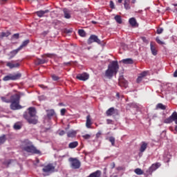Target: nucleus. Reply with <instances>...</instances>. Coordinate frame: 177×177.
Returning a JSON list of instances; mask_svg holds the SVG:
<instances>
[{
  "mask_svg": "<svg viewBox=\"0 0 177 177\" xmlns=\"http://www.w3.org/2000/svg\"><path fill=\"white\" fill-rule=\"evenodd\" d=\"M163 31H164V29L162 28H159L156 30L157 34H162L163 32Z\"/></svg>",
  "mask_w": 177,
  "mask_h": 177,
  "instance_id": "37998d69",
  "label": "nucleus"
},
{
  "mask_svg": "<svg viewBox=\"0 0 177 177\" xmlns=\"http://www.w3.org/2000/svg\"><path fill=\"white\" fill-rule=\"evenodd\" d=\"M118 1L119 3H122L123 0H118Z\"/></svg>",
  "mask_w": 177,
  "mask_h": 177,
  "instance_id": "052dcab7",
  "label": "nucleus"
},
{
  "mask_svg": "<svg viewBox=\"0 0 177 177\" xmlns=\"http://www.w3.org/2000/svg\"><path fill=\"white\" fill-rule=\"evenodd\" d=\"M23 95H24V93H18V94L11 95L10 99L6 98V97H1V100L7 104L10 103V109L13 111H17L22 109V106L20 105V100L21 96Z\"/></svg>",
  "mask_w": 177,
  "mask_h": 177,
  "instance_id": "f257e3e1",
  "label": "nucleus"
},
{
  "mask_svg": "<svg viewBox=\"0 0 177 177\" xmlns=\"http://www.w3.org/2000/svg\"><path fill=\"white\" fill-rule=\"evenodd\" d=\"M136 3V0H131V3L135 4Z\"/></svg>",
  "mask_w": 177,
  "mask_h": 177,
  "instance_id": "bf43d9fd",
  "label": "nucleus"
},
{
  "mask_svg": "<svg viewBox=\"0 0 177 177\" xmlns=\"http://www.w3.org/2000/svg\"><path fill=\"white\" fill-rule=\"evenodd\" d=\"M109 141L111 143L113 147L115 146V138L113 136L109 138Z\"/></svg>",
  "mask_w": 177,
  "mask_h": 177,
  "instance_id": "72a5a7b5",
  "label": "nucleus"
},
{
  "mask_svg": "<svg viewBox=\"0 0 177 177\" xmlns=\"http://www.w3.org/2000/svg\"><path fill=\"white\" fill-rule=\"evenodd\" d=\"M147 75V71H144L142 73H140L139 76H140L142 78H144Z\"/></svg>",
  "mask_w": 177,
  "mask_h": 177,
  "instance_id": "a19ab883",
  "label": "nucleus"
},
{
  "mask_svg": "<svg viewBox=\"0 0 177 177\" xmlns=\"http://www.w3.org/2000/svg\"><path fill=\"white\" fill-rule=\"evenodd\" d=\"M173 122H175V124H177V112H174L170 117L164 121L166 124H170Z\"/></svg>",
  "mask_w": 177,
  "mask_h": 177,
  "instance_id": "1a4fd4ad",
  "label": "nucleus"
},
{
  "mask_svg": "<svg viewBox=\"0 0 177 177\" xmlns=\"http://www.w3.org/2000/svg\"><path fill=\"white\" fill-rule=\"evenodd\" d=\"M156 41L160 45H164L165 44L164 41H162V40H160V37H156Z\"/></svg>",
  "mask_w": 177,
  "mask_h": 177,
  "instance_id": "4c0bfd02",
  "label": "nucleus"
},
{
  "mask_svg": "<svg viewBox=\"0 0 177 177\" xmlns=\"http://www.w3.org/2000/svg\"><path fill=\"white\" fill-rule=\"evenodd\" d=\"M58 134H59V136H63L64 135L66 134V132H65L64 131H63V130H62V131H58Z\"/></svg>",
  "mask_w": 177,
  "mask_h": 177,
  "instance_id": "c03bdc74",
  "label": "nucleus"
},
{
  "mask_svg": "<svg viewBox=\"0 0 177 177\" xmlns=\"http://www.w3.org/2000/svg\"><path fill=\"white\" fill-rule=\"evenodd\" d=\"M92 125V122L91 119V115H87L86 116V127L87 128H91Z\"/></svg>",
  "mask_w": 177,
  "mask_h": 177,
  "instance_id": "4be33fe9",
  "label": "nucleus"
},
{
  "mask_svg": "<svg viewBox=\"0 0 177 177\" xmlns=\"http://www.w3.org/2000/svg\"><path fill=\"white\" fill-rule=\"evenodd\" d=\"M66 112V109H61V111H60L61 115H64Z\"/></svg>",
  "mask_w": 177,
  "mask_h": 177,
  "instance_id": "49530a36",
  "label": "nucleus"
},
{
  "mask_svg": "<svg viewBox=\"0 0 177 177\" xmlns=\"http://www.w3.org/2000/svg\"><path fill=\"white\" fill-rule=\"evenodd\" d=\"M116 96H117L118 98H120V93H118L116 94Z\"/></svg>",
  "mask_w": 177,
  "mask_h": 177,
  "instance_id": "e2e57ef3",
  "label": "nucleus"
},
{
  "mask_svg": "<svg viewBox=\"0 0 177 177\" xmlns=\"http://www.w3.org/2000/svg\"><path fill=\"white\" fill-rule=\"evenodd\" d=\"M6 141V135H3L2 136H0V145L5 143Z\"/></svg>",
  "mask_w": 177,
  "mask_h": 177,
  "instance_id": "f704fd0d",
  "label": "nucleus"
},
{
  "mask_svg": "<svg viewBox=\"0 0 177 177\" xmlns=\"http://www.w3.org/2000/svg\"><path fill=\"white\" fill-rule=\"evenodd\" d=\"M10 35V32H1V33H0V38L8 37Z\"/></svg>",
  "mask_w": 177,
  "mask_h": 177,
  "instance_id": "7c9ffc66",
  "label": "nucleus"
},
{
  "mask_svg": "<svg viewBox=\"0 0 177 177\" xmlns=\"http://www.w3.org/2000/svg\"><path fill=\"white\" fill-rule=\"evenodd\" d=\"M82 138L85 140H88L91 138V136L89 134H85L84 136H82Z\"/></svg>",
  "mask_w": 177,
  "mask_h": 177,
  "instance_id": "58836bf2",
  "label": "nucleus"
},
{
  "mask_svg": "<svg viewBox=\"0 0 177 177\" xmlns=\"http://www.w3.org/2000/svg\"><path fill=\"white\" fill-rule=\"evenodd\" d=\"M63 64H64V66H71V62L64 63Z\"/></svg>",
  "mask_w": 177,
  "mask_h": 177,
  "instance_id": "5fc2aeb1",
  "label": "nucleus"
},
{
  "mask_svg": "<svg viewBox=\"0 0 177 177\" xmlns=\"http://www.w3.org/2000/svg\"><path fill=\"white\" fill-rule=\"evenodd\" d=\"M142 39L144 42H147V38L146 37H142Z\"/></svg>",
  "mask_w": 177,
  "mask_h": 177,
  "instance_id": "4d7b16f0",
  "label": "nucleus"
},
{
  "mask_svg": "<svg viewBox=\"0 0 177 177\" xmlns=\"http://www.w3.org/2000/svg\"><path fill=\"white\" fill-rule=\"evenodd\" d=\"M147 147H148V143H147L146 142H142L139 151L141 153H143L146 151V149H147Z\"/></svg>",
  "mask_w": 177,
  "mask_h": 177,
  "instance_id": "dca6fc26",
  "label": "nucleus"
},
{
  "mask_svg": "<svg viewBox=\"0 0 177 177\" xmlns=\"http://www.w3.org/2000/svg\"><path fill=\"white\" fill-rule=\"evenodd\" d=\"M173 6L177 7V3H174Z\"/></svg>",
  "mask_w": 177,
  "mask_h": 177,
  "instance_id": "69168bd1",
  "label": "nucleus"
},
{
  "mask_svg": "<svg viewBox=\"0 0 177 177\" xmlns=\"http://www.w3.org/2000/svg\"><path fill=\"white\" fill-rule=\"evenodd\" d=\"M21 50L18 48H16V50H12V51H10V59L13 58Z\"/></svg>",
  "mask_w": 177,
  "mask_h": 177,
  "instance_id": "393cba45",
  "label": "nucleus"
},
{
  "mask_svg": "<svg viewBox=\"0 0 177 177\" xmlns=\"http://www.w3.org/2000/svg\"><path fill=\"white\" fill-rule=\"evenodd\" d=\"M102 133L100 132H98L97 134H96V137H100V136H101Z\"/></svg>",
  "mask_w": 177,
  "mask_h": 177,
  "instance_id": "13d9d810",
  "label": "nucleus"
},
{
  "mask_svg": "<svg viewBox=\"0 0 177 177\" xmlns=\"http://www.w3.org/2000/svg\"><path fill=\"white\" fill-rule=\"evenodd\" d=\"M102 171L100 170L95 171L93 173H91L87 177H101L102 176Z\"/></svg>",
  "mask_w": 177,
  "mask_h": 177,
  "instance_id": "a211bd4d",
  "label": "nucleus"
},
{
  "mask_svg": "<svg viewBox=\"0 0 177 177\" xmlns=\"http://www.w3.org/2000/svg\"><path fill=\"white\" fill-rule=\"evenodd\" d=\"M42 171L48 176L50 174L55 172V166L53 163H48L43 167Z\"/></svg>",
  "mask_w": 177,
  "mask_h": 177,
  "instance_id": "39448f33",
  "label": "nucleus"
},
{
  "mask_svg": "<svg viewBox=\"0 0 177 177\" xmlns=\"http://www.w3.org/2000/svg\"><path fill=\"white\" fill-rule=\"evenodd\" d=\"M129 23L132 27H136L138 26V22L135 18H130Z\"/></svg>",
  "mask_w": 177,
  "mask_h": 177,
  "instance_id": "6ab92c4d",
  "label": "nucleus"
},
{
  "mask_svg": "<svg viewBox=\"0 0 177 177\" xmlns=\"http://www.w3.org/2000/svg\"><path fill=\"white\" fill-rule=\"evenodd\" d=\"M49 12L50 11L48 10H45L44 11H43V10H40L39 11H36L35 14L38 17L41 18L45 15V14Z\"/></svg>",
  "mask_w": 177,
  "mask_h": 177,
  "instance_id": "ddd939ff",
  "label": "nucleus"
},
{
  "mask_svg": "<svg viewBox=\"0 0 177 177\" xmlns=\"http://www.w3.org/2000/svg\"><path fill=\"white\" fill-rule=\"evenodd\" d=\"M13 162V160H8L6 161V165H10Z\"/></svg>",
  "mask_w": 177,
  "mask_h": 177,
  "instance_id": "603ef678",
  "label": "nucleus"
},
{
  "mask_svg": "<svg viewBox=\"0 0 177 177\" xmlns=\"http://www.w3.org/2000/svg\"><path fill=\"white\" fill-rule=\"evenodd\" d=\"M13 61H11V62H7L6 66H8L10 69H13L14 68H19L20 66V64L19 63L17 64H12Z\"/></svg>",
  "mask_w": 177,
  "mask_h": 177,
  "instance_id": "2eb2a0df",
  "label": "nucleus"
},
{
  "mask_svg": "<svg viewBox=\"0 0 177 177\" xmlns=\"http://www.w3.org/2000/svg\"><path fill=\"white\" fill-rule=\"evenodd\" d=\"M76 134H77L76 131H72L67 133V136L68 138H73V137H75Z\"/></svg>",
  "mask_w": 177,
  "mask_h": 177,
  "instance_id": "473e14b6",
  "label": "nucleus"
},
{
  "mask_svg": "<svg viewBox=\"0 0 177 177\" xmlns=\"http://www.w3.org/2000/svg\"><path fill=\"white\" fill-rule=\"evenodd\" d=\"M117 169H118V170H121V169H122V167H118Z\"/></svg>",
  "mask_w": 177,
  "mask_h": 177,
  "instance_id": "338daca9",
  "label": "nucleus"
},
{
  "mask_svg": "<svg viewBox=\"0 0 177 177\" xmlns=\"http://www.w3.org/2000/svg\"><path fill=\"white\" fill-rule=\"evenodd\" d=\"M68 162H70V167L73 169H78L81 167V162L75 158H69Z\"/></svg>",
  "mask_w": 177,
  "mask_h": 177,
  "instance_id": "20e7f679",
  "label": "nucleus"
},
{
  "mask_svg": "<svg viewBox=\"0 0 177 177\" xmlns=\"http://www.w3.org/2000/svg\"><path fill=\"white\" fill-rule=\"evenodd\" d=\"M78 145H79L78 142L75 141V142L69 143L68 147L70 149H75L78 146Z\"/></svg>",
  "mask_w": 177,
  "mask_h": 177,
  "instance_id": "c85d7f7f",
  "label": "nucleus"
},
{
  "mask_svg": "<svg viewBox=\"0 0 177 177\" xmlns=\"http://www.w3.org/2000/svg\"><path fill=\"white\" fill-rule=\"evenodd\" d=\"M97 43L99 45L102 44V41L100 39H99L98 36H96V35H91V36L88 37L87 40L88 45H91L93 43Z\"/></svg>",
  "mask_w": 177,
  "mask_h": 177,
  "instance_id": "0eeeda50",
  "label": "nucleus"
},
{
  "mask_svg": "<svg viewBox=\"0 0 177 177\" xmlns=\"http://www.w3.org/2000/svg\"><path fill=\"white\" fill-rule=\"evenodd\" d=\"M52 79L54 81H58L59 80V77L58 76H56V75H52Z\"/></svg>",
  "mask_w": 177,
  "mask_h": 177,
  "instance_id": "09e8293b",
  "label": "nucleus"
},
{
  "mask_svg": "<svg viewBox=\"0 0 177 177\" xmlns=\"http://www.w3.org/2000/svg\"><path fill=\"white\" fill-rule=\"evenodd\" d=\"M106 123H107V124H114L113 121L112 120H109V119L106 120Z\"/></svg>",
  "mask_w": 177,
  "mask_h": 177,
  "instance_id": "8fccbe9b",
  "label": "nucleus"
},
{
  "mask_svg": "<svg viewBox=\"0 0 177 177\" xmlns=\"http://www.w3.org/2000/svg\"><path fill=\"white\" fill-rule=\"evenodd\" d=\"M46 117L48 119H51L52 117L56 115V113L53 109L46 110Z\"/></svg>",
  "mask_w": 177,
  "mask_h": 177,
  "instance_id": "4468645a",
  "label": "nucleus"
},
{
  "mask_svg": "<svg viewBox=\"0 0 177 177\" xmlns=\"http://www.w3.org/2000/svg\"><path fill=\"white\" fill-rule=\"evenodd\" d=\"M114 113H115V109L112 107V108H110L109 109H108L106 111V114L107 116H111L113 115Z\"/></svg>",
  "mask_w": 177,
  "mask_h": 177,
  "instance_id": "412c9836",
  "label": "nucleus"
},
{
  "mask_svg": "<svg viewBox=\"0 0 177 177\" xmlns=\"http://www.w3.org/2000/svg\"><path fill=\"white\" fill-rule=\"evenodd\" d=\"M30 43V40H24V42L21 43V45L19 46V49L21 50L23 48L26 47Z\"/></svg>",
  "mask_w": 177,
  "mask_h": 177,
  "instance_id": "c756f323",
  "label": "nucleus"
},
{
  "mask_svg": "<svg viewBox=\"0 0 177 177\" xmlns=\"http://www.w3.org/2000/svg\"><path fill=\"white\" fill-rule=\"evenodd\" d=\"M160 163L153 164L149 169V172L152 173L160 167Z\"/></svg>",
  "mask_w": 177,
  "mask_h": 177,
  "instance_id": "f3484780",
  "label": "nucleus"
},
{
  "mask_svg": "<svg viewBox=\"0 0 177 177\" xmlns=\"http://www.w3.org/2000/svg\"><path fill=\"white\" fill-rule=\"evenodd\" d=\"M28 112L27 115L30 117H37V111L35 107H30L28 109Z\"/></svg>",
  "mask_w": 177,
  "mask_h": 177,
  "instance_id": "9b49d317",
  "label": "nucleus"
},
{
  "mask_svg": "<svg viewBox=\"0 0 177 177\" xmlns=\"http://www.w3.org/2000/svg\"><path fill=\"white\" fill-rule=\"evenodd\" d=\"M63 12H64V17L65 19H69L71 18V15L69 11H68V10H66V8H64L63 10Z\"/></svg>",
  "mask_w": 177,
  "mask_h": 177,
  "instance_id": "5701e85b",
  "label": "nucleus"
},
{
  "mask_svg": "<svg viewBox=\"0 0 177 177\" xmlns=\"http://www.w3.org/2000/svg\"><path fill=\"white\" fill-rule=\"evenodd\" d=\"M25 143L26 146L23 148L24 151L32 154H41V152L37 149V148L32 145V142H30L29 140H26Z\"/></svg>",
  "mask_w": 177,
  "mask_h": 177,
  "instance_id": "7ed1b4c3",
  "label": "nucleus"
},
{
  "mask_svg": "<svg viewBox=\"0 0 177 177\" xmlns=\"http://www.w3.org/2000/svg\"><path fill=\"white\" fill-rule=\"evenodd\" d=\"M129 105H130V107H131V108H134V109H138V104H136V103H131Z\"/></svg>",
  "mask_w": 177,
  "mask_h": 177,
  "instance_id": "79ce46f5",
  "label": "nucleus"
},
{
  "mask_svg": "<svg viewBox=\"0 0 177 177\" xmlns=\"http://www.w3.org/2000/svg\"><path fill=\"white\" fill-rule=\"evenodd\" d=\"M150 49L151 51V54L153 56H156L158 55V50H157L156 46H154L153 41H151V43H150Z\"/></svg>",
  "mask_w": 177,
  "mask_h": 177,
  "instance_id": "f8f14e48",
  "label": "nucleus"
},
{
  "mask_svg": "<svg viewBox=\"0 0 177 177\" xmlns=\"http://www.w3.org/2000/svg\"><path fill=\"white\" fill-rule=\"evenodd\" d=\"M76 79L80 81L85 82L89 79V75L87 74L86 73L79 74L76 76Z\"/></svg>",
  "mask_w": 177,
  "mask_h": 177,
  "instance_id": "9d476101",
  "label": "nucleus"
},
{
  "mask_svg": "<svg viewBox=\"0 0 177 177\" xmlns=\"http://www.w3.org/2000/svg\"><path fill=\"white\" fill-rule=\"evenodd\" d=\"M115 167V162H112L111 164V169H114Z\"/></svg>",
  "mask_w": 177,
  "mask_h": 177,
  "instance_id": "864d4df0",
  "label": "nucleus"
},
{
  "mask_svg": "<svg viewBox=\"0 0 177 177\" xmlns=\"http://www.w3.org/2000/svg\"><path fill=\"white\" fill-rule=\"evenodd\" d=\"M124 7L126 10H129L131 9V7L130 5V0H124Z\"/></svg>",
  "mask_w": 177,
  "mask_h": 177,
  "instance_id": "aec40b11",
  "label": "nucleus"
},
{
  "mask_svg": "<svg viewBox=\"0 0 177 177\" xmlns=\"http://www.w3.org/2000/svg\"><path fill=\"white\" fill-rule=\"evenodd\" d=\"M119 71V64L118 61H112L111 64L108 66V69L105 72V76L109 79H111L114 75H116Z\"/></svg>",
  "mask_w": 177,
  "mask_h": 177,
  "instance_id": "f03ea898",
  "label": "nucleus"
},
{
  "mask_svg": "<svg viewBox=\"0 0 177 177\" xmlns=\"http://www.w3.org/2000/svg\"><path fill=\"white\" fill-rule=\"evenodd\" d=\"M92 24H97V22H96V21H92Z\"/></svg>",
  "mask_w": 177,
  "mask_h": 177,
  "instance_id": "680f3d73",
  "label": "nucleus"
},
{
  "mask_svg": "<svg viewBox=\"0 0 177 177\" xmlns=\"http://www.w3.org/2000/svg\"><path fill=\"white\" fill-rule=\"evenodd\" d=\"M15 130H20L21 129V125L19 123H15L13 126Z\"/></svg>",
  "mask_w": 177,
  "mask_h": 177,
  "instance_id": "c9c22d12",
  "label": "nucleus"
},
{
  "mask_svg": "<svg viewBox=\"0 0 177 177\" xmlns=\"http://www.w3.org/2000/svg\"><path fill=\"white\" fill-rule=\"evenodd\" d=\"M59 106H64L63 103H59Z\"/></svg>",
  "mask_w": 177,
  "mask_h": 177,
  "instance_id": "0e129e2a",
  "label": "nucleus"
},
{
  "mask_svg": "<svg viewBox=\"0 0 177 177\" xmlns=\"http://www.w3.org/2000/svg\"><path fill=\"white\" fill-rule=\"evenodd\" d=\"M44 56L51 58L55 56V54H44Z\"/></svg>",
  "mask_w": 177,
  "mask_h": 177,
  "instance_id": "3c124183",
  "label": "nucleus"
},
{
  "mask_svg": "<svg viewBox=\"0 0 177 177\" xmlns=\"http://www.w3.org/2000/svg\"><path fill=\"white\" fill-rule=\"evenodd\" d=\"M143 80V77H140V75L138 76V77L136 80L137 83H140Z\"/></svg>",
  "mask_w": 177,
  "mask_h": 177,
  "instance_id": "de8ad7c7",
  "label": "nucleus"
},
{
  "mask_svg": "<svg viewBox=\"0 0 177 177\" xmlns=\"http://www.w3.org/2000/svg\"><path fill=\"white\" fill-rule=\"evenodd\" d=\"M46 62H47L46 59H40V58H38L35 61V65L44 64Z\"/></svg>",
  "mask_w": 177,
  "mask_h": 177,
  "instance_id": "cd10ccee",
  "label": "nucleus"
},
{
  "mask_svg": "<svg viewBox=\"0 0 177 177\" xmlns=\"http://www.w3.org/2000/svg\"><path fill=\"white\" fill-rule=\"evenodd\" d=\"M12 38L15 39H19V33H15L14 35H12Z\"/></svg>",
  "mask_w": 177,
  "mask_h": 177,
  "instance_id": "ea45409f",
  "label": "nucleus"
},
{
  "mask_svg": "<svg viewBox=\"0 0 177 177\" xmlns=\"http://www.w3.org/2000/svg\"><path fill=\"white\" fill-rule=\"evenodd\" d=\"M134 172L138 175H142L144 174V171L141 169H136L134 170Z\"/></svg>",
  "mask_w": 177,
  "mask_h": 177,
  "instance_id": "e433bc0d",
  "label": "nucleus"
},
{
  "mask_svg": "<svg viewBox=\"0 0 177 177\" xmlns=\"http://www.w3.org/2000/svg\"><path fill=\"white\" fill-rule=\"evenodd\" d=\"M78 34L80 37H84L86 35V33L84 29H79Z\"/></svg>",
  "mask_w": 177,
  "mask_h": 177,
  "instance_id": "2f4dec72",
  "label": "nucleus"
},
{
  "mask_svg": "<svg viewBox=\"0 0 177 177\" xmlns=\"http://www.w3.org/2000/svg\"><path fill=\"white\" fill-rule=\"evenodd\" d=\"M23 117L30 124H37L38 123V116H28V113L26 112Z\"/></svg>",
  "mask_w": 177,
  "mask_h": 177,
  "instance_id": "423d86ee",
  "label": "nucleus"
},
{
  "mask_svg": "<svg viewBox=\"0 0 177 177\" xmlns=\"http://www.w3.org/2000/svg\"><path fill=\"white\" fill-rule=\"evenodd\" d=\"M124 64H133V60L132 58H126L125 59H122L121 61Z\"/></svg>",
  "mask_w": 177,
  "mask_h": 177,
  "instance_id": "b1692460",
  "label": "nucleus"
},
{
  "mask_svg": "<svg viewBox=\"0 0 177 177\" xmlns=\"http://www.w3.org/2000/svg\"><path fill=\"white\" fill-rule=\"evenodd\" d=\"M110 8L111 9H115V3L113 1H110Z\"/></svg>",
  "mask_w": 177,
  "mask_h": 177,
  "instance_id": "a18cd8bd",
  "label": "nucleus"
},
{
  "mask_svg": "<svg viewBox=\"0 0 177 177\" xmlns=\"http://www.w3.org/2000/svg\"><path fill=\"white\" fill-rule=\"evenodd\" d=\"M21 77V74H20V73H17L15 75L10 74L8 75L3 77V81H5V82H8V81H10V80L15 81V80H17L20 79Z\"/></svg>",
  "mask_w": 177,
  "mask_h": 177,
  "instance_id": "6e6552de",
  "label": "nucleus"
},
{
  "mask_svg": "<svg viewBox=\"0 0 177 177\" xmlns=\"http://www.w3.org/2000/svg\"><path fill=\"white\" fill-rule=\"evenodd\" d=\"M115 21L118 24H122V19L121 15H115L114 17Z\"/></svg>",
  "mask_w": 177,
  "mask_h": 177,
  "instance_id": "bb28decb",
  "label": "nucleus"
},
{
  "mask_svg": "<svg viewBox=\"0 0 177 177\" xmlns=\"http://www.w3.org/2000/svg\"><path fill=\"white\" fill-rule=\"evenodd\" d=\"M174 77H177V70L174 72Z\"/></svg>",
  "mask_w": 177,
  "mask_h": 177,
  "instance_id": "6e6d98bb",
  "label": "nucleus"
},
{
  "mask_svg": "<svg viewBox=\"0 0 177 177\" xmlns=\"http://www.w3.org/2000/svg\"><path fill=\"white\" fill-rule=\"evenodd\" d=\"M166 110L167 109V106H165L162 103H159L156 105V110Z\"/></svg>",
  "mask_w": 177,
  "mask_h": 177,
  "instance_id": "a878e982",
  "label": "nucleus"
},
{
  "mask_svg": "<svg viewBox=\"0 0 177 177\" xmlns=\"http://www.w3.org/2000/svg\"><path fill=\"white\" fill-rule=\"evenodd\" d=\"M175 131L177 132V126L175 127Z\"/></svg>",
  "mask_w": 177,
  "mask_h": 177,
  "instance_id": "774afa93",
  "label": "nucleus"
}]
</instances>
